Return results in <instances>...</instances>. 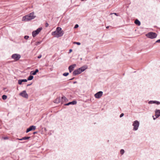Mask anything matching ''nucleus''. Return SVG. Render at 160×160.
I'll return each instance as SVG.
<instances>
[{
  "instance_id": "9b49d317",
  "label": "nucleus",
  "mask_w": 160,
  "mask_h": 160,
  "mask_svg": "<svg viewBox=\"0 0 160 160\" xmlns=\"http://www.w3.org/2000/svg\"><path fill=\"white\" fill-rule=\"evenodd\" d=\"M76 64H73L70 65L68 67V70L69 72L70 73L72 71L75 67L76 66Z\"/></svg>"
},
{
  "instance_id": "72a5a7b5",
  "label": "nucleus",
  "mask_w": 160,
  "mask_h": 160,
  "mask_svg": "<svg viewBox=\"0 0 160 160\" xmlns=\"http://www.w3.org/2000/svg\"><path fill=\"white\" fill-rule=\"evenodd\" d=\"M156 42L160 43V39L156 41Z\"/></svg>"
},
{
  "instance_id": "dca6fc26",
  "label": "nucleus",
  "mask_w": 160,
  "mask_h": 160,
  "mask_svg": "<svg viewBox=\"0 0 160 160\" xmlns=\"http://www.w3.org/2000/svg\"><path fill=\"white\" fill-rule=\"evenodd\" d=\"M61 98H60L58 97L54 101V102L55 103H59L61 102Z\"/></svg>"
},
{
  "instance_id": "0eeeda50",
  "label": "nucleus",
  "mask_w": 160,
  "mask_h": 160,
  "mask_svg": "<svg viewBox=\"0 0 160 160\" xmlns=\"http://www.w3.org/2000/svg\"><path fill=\"white\" fill-rule=\"evenodd\" d=\"M20 95L22 97H23L25 98H28V95L26 93L25 90L21 92L20 93Z\"/></svg>"
},
{
  "instance_id": "4c0bfd02",
  "label": "nucleus",
  "mask_w": 160,
  "mask_h": 160,
  "mask_svg": "<svg viewBox=\"0 0 160 160\" xmlns=\"http://www.w3.org/2000/svg\"><path fill=\"white\" fill-rule=\"evenodd\" d=\"M72 51V49H70L69 50V53H71Z\"/></svg>"
},
{
  "instance_id": "4be33fe9",
  "label": "nucleus",
  "mask_w": 160,
  "mask_h": 160,
  "mask_svg": "<svg viewBox=\"0 0 160 160\" xmlns=\"http://www.w3.org/2000/svg\"><path fill=\"white\" fill-rule=\"evenodd\" d=\"M30 138V137H23V140H27L29 139Z\"/></svg>"
},
{
  "instance_id": "f257e3e1",
  "label": "nucleus",
  "mask_w": 160,
  "mask_h": 160,
  "mask_svg": "<svg viewBox=\"0 0 160 160\" xmlns=\"http://www.w3.org/2000/svg\"><path fill=\"white\" fill-rule=\"evenodd\" d=\"M64 33V31L62 30V28L61 27H58L56 28L55 31L52 32V35L53 36H56L55 37L58 38L62 36Z\"/></svg>"
},
{
  "instance_id": "c756f323",
  "label": "nucleus",
  "mask_w": 160,
  "mask_h": 160,
  "mask_svg": "<svg viewBox=\"0 0 160 160\" xmlns=\"http://www.w3.org/2000/svg\"><path fill=\"white\" fill-rule=\"evenodd\" d=\"M114 14V15H116V16H119V14H118V13H111V14Z\"/></svg>"
},
{
  "instance_id": "37998d69",
  "label": "nucleus",
  "mask_w": 160,
  "mask_h": 160,
  "mask_svg": "<svg viewBox=\"0 0 160 160\" xmlns=\"http://www.w3.org/2000/svg\"><path fill=\"white\" fill-rule=\"evenodd\" d=\"M34 42V40H32V42H31V43H32V42Z\"/></svg>"
},
{
  "instance_id": "393cba45",
  "label": "nucleus",
  "mask_w": 160,
  "mask_h": 160,
  "mask_svg": "<svg viewBox=\"0 0 160 160\" xmlns=\"http://www.w3.org/2000/svg\"><path fill=\"white\" fill-rule=\"evenodd\" d=\"M155 101H149L148 103L149 104H154Z\"/></svg>"
},
{
  "instance_id": "20e7f679",
  "label": "nucleus",
  "mask_w": 160,
  "mask_h": 160,
  "mask_svg": "<svg viewBox=\"0 0 160 160\" xmlns=\"http://www.w3.org/2000/svg\"><path fill=\"white\" fill-rule=\"evenodd\" d=\"M139 125V122L138 120H135L133 122L132 126H133V130L136 131L138 130Z\"/></svg>"
},
{
  "instance_id": "9d476101",
  "label": "nucleus",
  "mask_w": 160,
  "mask_h": 160,
  "mask_svg": "<svg viewBox=\"0 0 160 160\" xmlns=\"http://www.w3.org/2000/svg\"><path fill=\"white\" fill-rule=\"evenodd\" d=\"M31 20V19L28 14L23 16L22 18V21H28Z\"/></svg>"
},
{
  "instance_id": "5701e85b",
  "label": "nucleus",
  "mask_w": 160,
  "mask_h": 160,
  "mask_svg": "<svg viewBox=\"0 0 160 160\" xmlns=\"http://www.w3.org/2000/svg\"><path fill=\"white\" fill-rule=\"evenodd\" d=\"M120 153L121 155H123L124 153V150L123 149H121L120 151Z\"/></svg>"
},
{
  "instance_id": "1a4fd4ad",
  "label": "nucleus",
  "mask_w": 160,
  "mask_h": 160,
  "mask_svg": "<svg viewBox=\"0 0 160 160\" xmlns=\"http://www.w3.org/2000/svg\"><path fill=\"white\" fill-rule=\"evenodd\" d=\"M36 129V127L35 126L33 125L31 126L27 129L26 132L28 133L31 131L34 130Z\"/></svg>"
},
{
  "instance_id": "aec40b11",
  "label": "nucleus",
  "mask_w": 160,
  "mask_h": 160,
  "mask_svg": "<svg viewBox=\"0 0 160 160\" xmlns=\"http://www.w3.org/2000/svg\"><path fill=\"white\" fill-rule=\"evenodd\" d=\"M33 78V76L32 75L29 76L28 78L27 81H30L32 80Z\"/></svg>"
},
{
  "instance_id": "c9c22d12",
  "label": "nucleus",
  "mask_w": 160,
  "mask_h": 160,
  "mask_svg": "<svg viewBox=\"0 0 160 160\" xmlns=\"http://www.w3.org/2000/svg\"><path fill=\"white\" fill-rule=\"evenodd\" d=\"M48 23H46L45 24L46 27H48Z\"/></svg>"
},
{
  "instance_id": "423d86ee",
  "label": "nucleus",
  "mask_w": 160,
  "mask_h": 160,
  "mask_svg": "<svg viewBox=\"0 0 160 160\" xmlns=\"http://www.w3.org/2000/svg\"><path fill=\"white\" fill-rule=\"evenodd\" d=\"M11 57L15 61H18L20 58L21 56L19 54H14L12 55Z\"/></svg>"
},
{
  "instance_id": "f03ea898",
  "label": "nucleus",
  "mask_w": 160,
  "mask_h": 160,
  "mask_svg": "<svg viewBox=\"0 0 160 160\" xmlns=\"http://www.w3.org/2000/svg\"><path fill=\"white\" fill-rule=\"evenodd\" d=\"M87 68V67L86 66H84L77 69L75 70L73 72V76H76L80 74L84 71Z\"/></svg>"
},
{
  "instance_id": "e433bc0d",
  "label": "nucleus",
  "mask_w": 160,
  "mask_h": 160,
  "mask_svg": "<svg viewBox=\"0 0 160 160\" xmlns=\"http://www.w3.org/2000/svg\"><path fill=\"white\" fill-rule=\"evenodd\" d=\"M18 140H20V141H22V140H23V138H20V139L18 138Z\"/></svg>"
},
{
  "instance_id": "f704fd0d",
  "label": "nucleus",
  "mask_w": 160,
  "mask_h": 160,
  "mask_svg": "<svg viewBox=\"0 0 160 160\" xmlns=\"http://www.w3.org/2000/svg\"><path fill=\"white\" fill-rule=\"evenodd\" d=\"M42 57V55H39L38 57V58H41Z\"/></svg>"
},
{
  "instance_id": "f3484780",
  "label": "nucleus",
  "mask_w": 160,
  "mask_h": 160,
  "mask_svg": "<svg viewBox=\"0 0 160 160\" xmlns=\"http://www.w3.org/2000/svg\"><path fill=\"white\" fill-rule=\"evenodd\" d=\"M39 72V70H38V69H36L34 71H32L30 72V74L32 75H35L36 74V73L37 72Z\"/></svg>"
},
{
  "instance_id": "2eb2a0df",
  "label": "nucleus",
  "mask_w": 160,
  "mask_h": 160,
  "mask_svg": "<svg viewBox=\"0 0 160 160\" xmlns=\"http://www.w3.org/2000/svg\"><path fill=\"white\" fill-rule=\"evenodd\" d=\"M28 15L30 17L31 20L34 18H35L36 17V16L34 15V12H32L31 13H30Z\"/></svg>"
},
{
  "instance_id": "a19ab883",
  "label": "nucleus",
  "mask_w": 160,
  "mask_h": 160,
  "mask_svg": "<svg viewBox=\"0 0 160 160\" xmlns=\"http://www.w3.org/2000/svg\"><path fill=\"white\" fill-rule=\"evenodd\" d=\"M74 78H73L71 79H69V80H72L74 79Z\"/></svg>"
},
{
  "instance_id": "c85d7f7f",
  "label": "nucleus",
  "mask_w": 160,
  "mask_h": 160,
  "mask_svg": "<svg viewBox=\"0 0 160 160\" xmlns=\"http://www.w3.org/2000/svg\"><path fill=\"white\" fill-rule=\"evenodd\" d=\"M2 138L4 140H6L8 139V137H2Z\"/></svg>"
},
{
  "instance_id": "cd10ccee",
  "label": "nucleus",
  "mask_w": 160,
  "mask_h": 160,
  "mask_svg": "<svg viewBox=\"0 0 160 160\" xmlns=\"http://www.w3.org/2000/svg\"><path fill=\"white\" fill-rule=\"evenodd\" d=\"M41 41H38V42H36V45H39L41 43Z\"/></svg>"
},
{
  "instance_id": "412c9836",
  "label": "nucleus",
  "mask_w": 160,
  "mask_h": 160,
  "mask_svg": "<svg viewBox=\"0 0 160 160\" xmlns=\"http://www.w3.org/2000/svg\"><path fill=\"white\" fill-rule=\"evenodd\" d=\"M7 96L6 95H3L2 96V99H3V100H5L7 99Z\"/></svg>"
},
{
  "instance_id": "2f4dec72",
  "label": "nucleus",
  "mask_w": 160,
  "mask_h": 160,
  "mask_svg": "<svg viewBox=\"0 0 160 160\" xmlns=\"http://www.w3.org/2000/svg\"><path fill=\"white\" fill-rule=\"evenodd\" d=\"M79 27V26L78 24H76L75 25V26H74V28H78V27Z\"/></svg>"
},
{
  "instance_id": "bb28decb",
  "label": "nucleus",
  "mask_w": 160,
  "mask_h": 160,
  "mask_svg": "<svg viewBox=\"0 0 160 160\" xmlns=\"http://www.w3.org/2000/svg\"><path fill=\"white\" fill-rule=\"evenodd\" d=\"M24 38L25 39L27 40L29 38V36L27 35H26L24 36Z\"/></svg>"
},
{
  "instance_id": "f8f14e48",
  "label": "nucleus",
  "mask_w": 160,
  "mask_h": 160,
  "mask_svg": "<svg viewBox=\"0 0 160 160\" xmlns=\"http://www.w3.org/2000/svg\"><path fill=\"white\" fill-rule=\"evenodd\" d=\"M77 103V102L75 100H74L72 101L69 102L68 103L65 104L64 105L65 106H68L70 105H76Z\"/></svg>"
},
{
  "instance_id": "ea45409f",
  "label": "nucleus",
  "mask_w": 160,
  "mask_h": 160,
  "mask_svg": "<svg viewBox=\"0 0 160 160\" xmlns=\"http://www.w3.org/2000/svg\"><path fill=\"white\" fill-rule=\"evenodd\" d=\"M37 132H33V134H37Z\"/></svg>"
},
{
  "instance_id": "c03bdc74",
  "label": "nucleus",
  "mask_w": 160,
  "mask_h": 160,
  "mask_svg": "<svg viewBox=\"0 0 160 160\" xmlns=\"http://www.w3.org/2000/svg\"><path fill=\"white\" fill-rule=\"evenodd\" d=\"M106 28H109V26H108Z\"/></svg>"
},
{
  "instance_id": "473e14b6",
  "label": "nucleus",
  "mask_w": 160,
  "mask_h": 160,
  "mask_svg": "<svg viewBox=\"0 0 160 160\" xmlns=\"http://www.w3.org/2000/svg\"><path fill=\"white\" fill-rule=\"evenodd\" d=\"M124 115V114L123 113H121L120 115V118H121L122 117H123Z\"/></svg>"
},
{
  "instance_id": "4468645a",
  "label": "nucleus",
  "mask_w": 160,
  "mask_h": 160,
  "mask_svg": "<svg viewBox=\"0 0 160 160\" xmlns=\"http://www.w3.org/2000/svg\"><path fill=\"white\" fill-rule=\"evenodd\" d=\"M61 104L63 103L64 102H66L68 101V99H67L66 97L64 96L62 97L61 98Z\"/></svg>"
},
{
  "instance_id": "7ed1b4c3",
  "label": "nucleus",
  "mask_w": 160,
  "mask_h": 160,
  "mask_svg": "<svg viewBox=\"0 0 160 160\" xmlns=\"http://www.w3.org/2000/svg\"><path fill=\"white\" fill-rule=\"evenodd\" d=\"M146 36L148 38L153 39L157 37V35L155 32H150L146 34Z\"/></svg>"
},
{
  "instance_id": "79ce46f5",
  "label": "nucleus",
  "mask_w": 160,
  "mask_h": 160,
  "mask_svg": "<svg viewBox=\"0 0 160 160\" xmlns=\"http://www.w3.org/2000/svg\"><path fill=\"white\" fill-rule=\"evenodd\" d=\"M77 83V82L76 81H74L73 82V84H75Z\"/></svg>"
},
{
  "instance_id": "a18cd8bd",
  "label": "nucleus",
  "mask_w": 160,
  "mask_h": 160,
  "mask_svg": "<svg viewBox=\"0 0 160 160\" xmlns=\"http://www.w3.org/2000/svg\"><path fill=\"white\" fill-rule=\"evenodd\" d=\"M156 118H157L156 117L155 118H153V119L155 120Z\"/></svg>"
},
{
  "instance_id": "6ab92c4d",
  "label": "nucleus",
  "mask_w": 160,
  "mask_h": 160,
  "mask_svg": "<svg viewBox=\"0 0 160 160\" xmlns=\"http://www.w3.org/2000/svg\"><path fill=\"white\" fill-rule=\"evenodd\" d=\"M134 23L136 24L138 26H140L141 24L140 22L137 19H136Z\"/></svg>"
},
{
  "instance_id": "58836bf2",
  "label": "nucleus",
  "mask_w": 160,
  "mask_h": 160,
  "mask_svg": "<svg viewBox=\"0 0 160 160\" xmlns=\"http://www.w3.org/2000/svg\"><path fill=\"white\" fill-rule=\"evenodd\" d=\"M32 84V83H31L30 84H28L27 85V86L28 87V86H30Z\"/></svg>"
},
{
  "instance_id": "6e6552de",
  "label": "nucleus",
  "mask_w": 160,
  "mask_h": 160,
  "mask_svg": "<svg viewBox=\"0 0 160 160\" xmlns=\"http://www.w3.org/2000/svg\"><path fill=\"white\" fill-rule=\"evenodd\" d=\"M103 92L101 91L96 93L94 95L95 97L97 98H99L102 96Z\"/></svg>"
},
{
  "instance_id": "ddd939ff",
  "label": "nucleus",
  "mask_w": 160,
  "mask_h": 160,
  "mask_svg": "<svg viewBox=\"0 0 160 160\" xmlns=\"http://www.w3.org/2000/svg\"><path fill=\"white\" fill-rule=\"evenodd\" d=\"M155 116L158 118L160 116V110L156 109L155 111Z\"/></svg>"
},
{
  "instance_id": "7c9ffc66",
  "label": "nucleus",
  "mask_w": 160,
  "mask_h": 160,
  "mask_svg": "<svg viewBox=\"0 0 160 160\" xmlns=\"http://www.w3.org/2000/svg\"><path fill=\"white\" fill-rule=\"evenodd\" d=\"M74 43L78 45H80L81 44V43L78 42H74Z\"/></svg>"
},
{
  "instance_id": "a878e982",
  "label": "nucleus",
  "mask_w": 160,
  "mask_h": 160,
  "mask_svg": "<svg viewBox=\"0 0 160 160\" xmlns=\"http://www.w3.org/2000/svg\"><path fill=\"white\" fill-rule=\"evenodd\" d=\"M154 104H156L157 105L160 104V102L157 101H155Z\"/></svg>"
},
{
  "instance_id": "a211bd4d",
  "label": "nucleus",
  "mask_w": 160,
  "mask_h": 160,
  "mask_svg": "<svg viewBox=\"0 0 160 160\" xmlns=\"http://www.w3.org/2000/svg\"><path fill=\"white\" fill-rule=\"evenodd\" d=\"M27 80L26 79H20L18 81V83L19 85H21L22 84V83L23 82H27Z\"/></svg>"
},
{
  "instance_id": "b1692460",
  "label": "nucleus",
  "mask_w": 160,
  "mask_h": 160,
  "mask_svg": "<svg viewBox=\"0 0 160 160\" xmlns=\"http://www.w3.org/2000/svg\"><path fill=\"white\" fill-rule=\"evenodd\" d=\"M69 73L68 72H65L63 74V75L64 76H67L69 75Z\"/></svg>"
},
{
  "instance_id": "39448f33",
  "label": "nucleus",
  "mask_w": 160,
  "mask_h": 160,
  "mask_svg": "<svg viewBox=\"0 0 160 160\" xmlns=\"http://www.w3.org/2000/svg\"><path fill=\"white\" fill-rule=\"evenodd\" d=\"M42 29V27H40L38 28L36 30L33 31L32 33V36L33 37H35L39 33Z\"/></svg>"
}]
</instances>
